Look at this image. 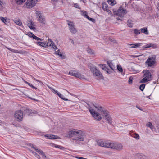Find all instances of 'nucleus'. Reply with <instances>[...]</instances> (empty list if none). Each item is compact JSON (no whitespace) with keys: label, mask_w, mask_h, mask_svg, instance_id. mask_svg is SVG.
I'll return each instance as SVG.
<instances>
[{"label":"nucleus","mask_w":159,"mask_h":159,"mask_svg":"<svg viewBox=\"0 0 159 159\" xmlns=\"http://www.w3.org/2000/svg\"><path fill=\"white\" fill-rule=\"evenodd\" d=\"M88 105L89 106L88 108L89 111L95 120L99 121L101 120L102 118L99 113L93 110L92 108L93 106L95 107L98 111L99 112L101 111L103 113V116L105 118V119L107 121L109 124L111 125L112 124V119L109 114L108 111L107 110H104L103 108L101 106H100L96 104L94 105L93 103H92L91 105H89V104Z\"/></svg>","instance_id":"f257e3e1"},{"label":"nucleus","mask_w":159,"mask_h":159,"mask_svg":"<svg viewBox=\"0 0 159 159\" xmlns=\"http://www.w3.org/2000/svg\"><path fill=\"white\" fill-rule=\"evenodd\" d=\"M77 134H75L74 139H72L73 142L76 143H78L79 141H83L85 136L84 133L81 131H77Z\"/></svg>","instance_id":"f03ea898"},{"label":"nucleus","mask_w":159,"mask_h":159,"mask_svg":"<svg viewBox=\"0 0 159 159\" xmlns=\"http://www.w3.org/2000/svg\"><path fill=\"white\" fill-rule=\"evenodd\" d=\"M88 67L93 73V76L98 77L101 78L103 77L102 74L100 71L97 69L96 67L93 66L92 64H89L88 65Z\"/></svg>","instance_id":"7ed1b4c3"},{"label":"nucleus","mask_w":159,"mask_h":159,"mask_svg":"<svg viewBox=\"0 0 159 159\" xmlns=\"http://www.w3.org/2000/svg\"><path fill=\"white\" fill-rule=\"evenodd\" d=\"M143 72L144 74V78L141 80L140 81L141 83H146L152 80L151 74L149 70H143Z\"/></svg>","instance_id":"20e7f679"},{"label":"nucleus","mask_w":159,"mask_h":159,"mask_svg":"<svg viewBox=\"0 0 159 159\" xmlns=\"http://www.w3.org/2000/svg\"><path fill=\"white\" fill-rule=\"evenodd\" d=\"M156 57L155 55L149 57L146 61L145 63L147 65L148 67H152L156 63Z\"/></svg>","instance_id":"39448f33"},{"label":"nucleus","mask_w":159,"mask_h":159,"mask_svg":"<svg viewBox=\"0 0 159 159\" xmlns=\"http://www.w3.org/2000/svg\"><path fill=\"white\" fill-rule=\"evenodd\" d=\"M14 116L17 121L21 122L22 121L24 116L23 112L21 110H18L15 112Z\"/></svg>","instance_id":"423d86ee"},{"label":"nucleus","mask_w":159,"mask_h":159,"mask_svg":"<svg viewBox=\"0 0 159 159\" xmlns=\"http://www.w3.org/2000/svg\"><path fill=\"white\" fill-rule=\"evenodd\" d=\"M110 142L105 140L101 139L97 141V144L99 146L109 148Z\"/></svg>","instance_id":"0eeeda50"},{"label":"nucleus","mask_w":159,"mask_h":159,"mask_svg":"<svg viewBox=\"0 0 159 159\" xmlns=\"http://www.w3.org/2000/svg\"><path fill=\"white\" fill-rule=\"evenodd\" d=\"M109 148L111 149H116L118 150H120L122 149L123 146L120 143H111L110 142Z\"/></svg>","instance_id":"6e6552de"},{"label":"nucleus","mask_w":159,"mask_h":159,"mask_svg":"<svg viewBox=\"0 0 159 159\" xmlns=\"http://www.w3.org/2000/svg\"><path fill=\"white\" fill-rule=\"evenodd\" d=\"M68 74L69 75L79 78L81 79H85L84 76L76 70H71L69 72Z\"/></svg>","instance_id":"1a4fd4ad"},{"label":"nucleus","mask_w":159,"mask_h":159,"mask_svg":"<svg viewBox=\"0 0 159 159\" xmlns=\"http://www.w3.org/2000/svg\"><path fill=\"white\" fill-rule=\"evenodd\" d=\"M68 25L69 26V29L70 32L73 34H75L77 32V30L75 28L74 23L70 21H67Z\"/></svg>","instance_id":"9d476101"},{"label":"nucleus","mask_w":159,"mask_h":159,"mask_svg":"<svg viewBox=\"0 0 159 159\" xmlns=\"http://www.w3.org/2000/svg\"><path fill=\"white\" fill-rule=\"evenodd\" d=\"M78 130L75 129L70 130L66 134L65 136L67 137H72V139H74L75 134H77V131Z\"/></svg>","instance_id":"9b49d317"},{"label":"nucleus","mask_w":159,"mask_h":159,"mask_svg":"<svg viewBox=\"0 0 159 159\" xmlns=\"http://www.w3.org/2000/svg\"><path fill=\"white\" fill-rule=\"evenodd\" d=\"M37 2V0H27L25 4L28 8H30L35 6Z\"/></svg>","instance_id":"f8f14e48"},{"label":"nucleus","mask_w":159,"mask_h":159,"mask_svg":"<svg viewBox=\"0 0 159 159\" xmlns=\"http://www.w3.org/2000/svg\"><path fill=\"white\" fill-rule=\"evenodd\" d=\"M127 13V11L126 10L124 9L123 8H120L118 10L116 14L118 16L122 17H123L124 15L126 14Z\"/></svg>","instance_id":"ddd939ff"},{"label":"nucleus","mask_w":159,"mask_h":159,"mask_svg":"<svg viewBox=\"0 0 159 159\" xmlns=\"http://www.w3.org/2000/svg\"><path fill=\"white\" fill-rule=\"evenodd\" d=\"M36 15L38 17V20L40 22L44 24L45 23V19L43 18V16L42 15V14L40 11H37L36 12Z\"/></svg>","instance_id":"4468645a"},{"label":"nucleus","mask_w":159,"mask_h":159,"mask_svg":"<svg viewBox=\"0 0 159 159\" xmlns=\"http://www.w3.org/2000/svg\"><path fill=\"white\" fill-rule=\"evenodd\" d=\"M23 112L25 115H27L29 116H32L33 114L36 113V111H35L27 109L25 110Z\"/></svg>","instance_id":"2eb2a0df"},{"label":"nucleus","mask_w":159,"mask_h":159,"mask_svg":"<svg viewBox=\"0 0 159 159\" xmlns=\"http://www.w3.org/2000/svg\"><path fill=\"white\" fill-rule=\"evenodd\" d=\"M46 44L47 45V47H52L53 49L55 50L57 49V46L55 45L54 43L51 39H48L47 43H46Z\"/></svg>","instance_id":"dca6fc26"},{"label":"nucleus","mask_w":159,"mask_h":159,"mask_svg":"<svg viewBox=\"0 0 159 159\" xmlns=\"http://www.w3.org/2000/svg\"><path fill=\"white\" fill-rule=\"evenodd\" d=\"M142 43H137L135 44H128V46H131L129 48H137L139 47L141 45Z\"/></svg>","instance_id":"f3484780"},{"label":"nucleus","mask_w":159,"mask_h":159,"mask_svg":"<svg viewBox=\"0 0 159 159\" xmlns=\"http://www.w3.org/2000/svg\"><path fill=\"white\" fill-rule=\"evenodd\" d=\"M107 64L110 67L112 70L113 71H114L115 70H116V68L115 66L113 65V63H112V61L111 60H109L107 61Z\"/></svg>","instance_id":"a211bd4d"},{"label":"nucleus","mask_w":159,"mask_h":159,"mask_svg":"<svg viewBox=\"0 0 159 159\" xmlns=\"http://www.w3.org/2000/svg\"><path fill=\"white\" fill-rule=\"evenodd\" d=\"M102 7L103 10L106 11L107 12L109 13L111 12L108 9V5L105 3H102Z\"/></svg>","instance_id":"6ab92c4d"},{"label":"nucleus","mask_w":159,"mask_h":159,"mask_svg":"<svg viewBox=\"0 0 159 159\" xmlns=\"http://www.w3.org/2000/svg\"><path fill=\"white\" fill-rule=\"evenodd\" d=\"M29 36L30 37H32L34 39L37 40L38 41H39V40L42 41L43 39H42L34 35L32 33H30V34H29Z\"/></svg>","instance_id":"aec40b11"},{"label":"nucleus","mask_w":159,"mask_h":159,"mask_svg":"<svg viewBox=\"0 0 159 159\" xmlns=\"http://www.w3.org/2000/svg\"><path fill=\"white\" fill-rule=\"evenodd\" d=\"M44 137L47 139H57L58 137L54 135L46 134L44 135Z\"/></svg>","instance_id":"412c9836"},{"label":"nucleus","mask_w":159,"mask_h":159,"mask_svg":"<svg viewBox=\"0 0 159 159\" xmlns=\"http://www.w3.org/2000/svg\"><path fill=\"white\" fill-rule=\"evenodd\" d=\"M140 30V31L142 33H144L146 35H148L149 34V32L148 31L147 28L146 27L141 28Z\"/></svg>","instance_id":"4be33fe9"},{"label":"nucleus","mask_w":159,"mask_h":159,"mask_svg":"<svg viewBox=\"0 0 159 159\" xmlns=\"http://www.w3.org/2000/svg\"><path fill=\"white\" fill-rule=\"evenodd\" d=\"M37 44L38 45H39L43 47H47V44L46 42H41L40 41H37Z\"/></svg>","instance_id":"5701e85b"},{"label":"nucleus","mask_w":159,"mask_h":159,"mask_svg":"<svg viewBox=\"0 0 159 159\" xmlns=\"http://www.w3.org/2000/svg\"><path fill=\"white\" fill-rule=\"evenodd\" d=\"M14 22L17 25L19 26H21L22 25V23L20 19H16L13 20Z\"/></svg>","instance_id":"b1692460"},{"label":"nucleus","mask_w":159,"mask_h":159,"mask_svg":"<svg viewBox=\"0 0 159 159\" xmlns=\"http://www.w3.org/2000/svg\"><path fill=\"white\" fill-rule=\"evenodd\" d=\"M29 145L31 146V147L32 148H33L34 149L36 152H39V150H40V149H38L37 147L35 145H33L32 144H30Z\"/></svg>","instance_id":"393cba45"},{"label":"nucleus","mask_w":159,"mask_h":159,"mask_svg":"<svg viewBox=\"0 0 159 159\" xmlns=\"http://www.w3.org/2000/svg\"><path fill=\"white\" fill-rule=\"evenodd\" d=\"M127 25L129 27L131 28L133 26V23H132V21L131 20H128L127 22Z\"/></svg>","instance_id":"a878e982"},{"label":"nucleus","mask_w":159,"mask_h":159,"mask_svg":"<svg viewBox=\"0 0 159 159\" xmlns=\"http://www.w3.org/2000/svg\"><path fill=\"white\" fill-rule=\"evenodd\" d=\"M107 2L111 6H113L116 3L115 0H108Z\"/></svg>","instance_id":"bb28decb"},{"label":"nucleus","mask_w":159,"mask_h":159,"mask_svg":"<svg viewBox=\"0 0 159 159\" xmlns=\"http://www.w3.org/2000/svg\"><path fill=\"white\" fill-rule=\"evenodd\" d=\"M31 20H30L29 21H28L27 25L29 27L30 29H33L34 30V29H35V28L34 27V26H31Z\"/></svg>","instance_id":"cd10ccee"},{"label":"nucleus","mask_w":159,"mask_h":159,"mask_svg":"<svg viewBox=\"0 0 159 159\" xmlns=\"http://www.w3.org/2000/svg\"><path fill=\"white\" fill-rule=\"evenodd\" d=\"M87 51L88 53L91 54H93L94 53V51L89 48H87Z\"/></svg>","instance_id":"c85d7f7f"},{"label":"nucleus","mask_w":159,"mask_h":159,"mask_svg":"<svg viewBox=\"0 0 159 159\" xmlns=\"http://www.w3.org/2000/svg\"><path fill=\"white\" fill-rule=\"evenodd\" d=\"M99 66L103 70H106L107 68L106 67V65L105 64H100L99 65Z\"/></svg>","instance_id":"c756f323"},{"label":"nucleus","mask_w":159,"mask_h":159,"mask_svg":"<svg viewBox=\"0 0 159 159\" xmlns=\"http://www.w3.org/2000/svg\"><path fill=\"white\" fill-rule=\"evenodd\" d=\"M81 15L84 17L86 18L87 16V12L85 11H82L81 12Z\"/></svg>","instance_id":"7c9ffc66"},{"label":"nucleus","mask_w":159,"mask_h":159,"mask_svg":"<svg viewBox=\"0 0 159 159\" xmlns=\"http://www.w3.org/2000/svg\"><path fill=\"white\" fill-rule=\"evenodd\" d=\"M16 3L19 4H21L25 1V0H15Z\"/></svg>","instance_id":"2f4dec72"},{"label":"nucleus","mask_w":159,"mask_h":159,"mask_svg":"<svg viewBox=\"0 0 159 159\" xmlns=\"http://www.w3.org/2000/svg\"><path fill=\"white\" fill-rule=\"evenodd\" d=\"M10 50L15 53H21L20 52L21 51H18L17 50H15L12 48L10 49Z\"/></svg>","instance_id":"473e14b6"},{"label":"nucleus","mask_w":159,"mask_h":159,"mask_svg":"<svg viewBox=\"0 0 159 159\" xmlns=\"http://www.w3.org/2000/svg\"><path fill=\"white\" fill-rule=\"evenodd\" d=\"M134 33L136 35H138L140 33V30H139L137 29H135L134 30Z\"/></svg>","instance_id":"72a5a7b5"},{"label":"nucleus","mask_w":159,"mask_h":159,"mask_svg":"<svg viewBox=\"0 0 159 159\" xmlns=\"http://www.w3.org/2000/svg\"><path fill=\"white\" fill-rule=\"evenodd\" d=\"M39 152L38 153L39 154H40L42 155V156H43V157H44L45 158H46V157L44 152L43 151H42L41 149L40 150H39Z\"/></svg>","instance_id":"f704fd0d"},{"label":"nucleus","mask_w":159,"mask_h":159,"mask_svg":"<svg viewBox=\"0 0 159 159\" xmlns=\"http://www.w3.org/2000/svg\"><path fill=\"white\" fill-rule=\"evenodd\" d=\"M117 69L120 72H122L123 71V69L120 65H117Z\"/></svg>","instance_id":"c9c22d12"},{"label":"nucleus","mask_w":159,"mask_h":159,"mask_svg":"<svg viewBox=\"0 0 159 159\" xmlns=\"http://www.w3.org/2000/svg\"><path fill=\"white\" fill-rule=\"evenodd\" d=\"M145 87V85L144 84H142L140 86L139 88L142 91H143V90Z\"/></svg>","instance_id":"e433bc0d"},{"label":"nucleus","mask_w":159,"mask_h":159,"mask_svg":"<svg viewBox=\"0 0 159 159\" xmlns=\"http://www.w3.org/2000/svg\"><path fill=\"white\" fill-rule=\"evenodd\" d=\"M50 89L52 90V92H55V93H57V95H58V94H59L60 93H59L57 91L55 90L54 89H53L52 88L50 87Z\"/></svg>","instance_id":"4c0bfd02"},{"label":"nucleus","mask_w":159,"mask_h":159,"mask_svg":"<svg viewBox=\"0 0 159 159\" xmlns=\"http://www.w3.org/2000/svg\"><path fill=\"white\" fill-rule=\"evenodd\" d=\"M32 153L35 156V157L39 159L40 158V157L39 156L38 154L36 153L33 151L32 152Z\"/></svg>","instance_id":"58836bf2"},{"label":"nucleus","mask_w":159,"mask_h":159,"mask_svg":"<svg viewBox=\"0 0 159 159\" xmlns=\"http://www.w3.org/2000/svg\"><path fill=\"white\" fill-rule=\"evenodd\" d=\"M86 18L92 22H93L95 21V20L94 19L89 17L88 16H87Z\"/></svg>","instance_id":"ea45409f"},{"label":"nucleus","mask_w":159,"mask_h":159,"mask_svg":"<svg viewBox=\"0 0 159 159\" xmlns=\"http://www.w3.org/2000/svg\"><path fill=\"white\" fill-rule=\"evenodd\" d=\"M0 19L2 22L6 24V22H7V21L6 19H5V18L2 17H0Z\"/></svg>","instance_id":"a19ab883"},{"label":"nucleus","mask_w":159,"mask_h":159,"mask_svg":"<svg viewBox=\"0 0 159 159\" xmlns=\"http://www.w3.org/2000/svg\"><path fill=\"white\" fill-rule=\"evenodd\" d=\"M133 138H135L136 139H139V136L138 134L136 133L134 136Z\"/></svg>","instance_id":"79ce46f5"},{"label":"nucleus","mask_w":159,"mask_h":159,"mask_svg":"<svg viewBox=\"0 0 159 159\" xmlns=\"http://www.w3.org/2000/svg\"><path fill=\"white\" fill-rule=\"evenodd\" d=\"M151 47L153 48H157V45L156 44H152L151 43Z\"/></svg>","instance_id":"37998d69"},{"label":"nucleus","mask_w":159,"mask_h":159,"mask_svg":"<svg viewBox=\"0 0 159 159\" xmlns=\"http://www.w3.org/2000/svg\"><path fill=\"white\" fill-rule=\"evenodd\" d=\"M133 78L131 77H130L129 79L128 82L129 84H131L132 83Z\"/></svg>","instance_id":"c03bdc74"},{"label":"nucleus","mask_w":159,"mask_h":159,"mask_svg":"<svg viewBox=\"0 0 159 159\" xmlns=\"http://www.w3.org/2000/svg\"><path fill=\"white\" fill-rule=\"evenodd\" d=\"M3 3L2 2L0 1V10H1L3 7Z\"/></svg>","instance_id":"a18cd8bd"},{"label":"nucleus","mask_w":159,"mask_h":159,"mask_svg":"<svg viewBox=\"0 0 159 159\" xmlns=\"http://www.w3.org/2000/svg\"><path fill=\"white\" fill-rule=\"evenodd\" d=\"M150 47H151V43H150L149 44H146L144 48H148Z\"/></svg>","instance_id":"49530a36"},{"label":"nucleus","mask_w":159,"mask_h":159,"mask_svg":"<svg viewBox=\"0 0 159 159\" xmlns=\"http://www.w3.org/2000/svg\"><path fill=\"white\" fill-rule=\"evenodd\" d=\"M108 74H110L112 72V71L111 70H110L108 68H107L106 69V70Z\"/></svg>","instance_id":"de8ad7c7"},{"label":"nucleus","mask_w":159,"mask_h":159,"mask_svg":"<svg viewBox=\"0 0 159 159\" xmlns=\"http://www.w3.org/2000/svg\"><path fill=\"white\" fill-rule=\"evenodd\" d=\"M131 69L134 72H137L138 71L136 70L134 66H132L131 67Z\"/></svg>","instance_id":"09e8293b"},{"label":"nucleus","mask_w":159,"mask_h":159,"mask_svg":"<svg viewBox=\"0 0 159 159\" xmlns=\"http://www.w3.org/2000/svg\"><path fill=\"white\" fill-rule=\"evenodd\" d=\"M136 133H135L134 132H131L130 133V135L132 137H133L134 136V135Z\"/></svg>","instance_id":"8fccbe9b"},{"label":"nucleus","mask_w":159,"mask_h":159,"mask_svg":"<svg viewBox=\"0 0 159 159\" xmlns=\"http://www.w3.org/2000/svg\"><path fill=\"white\" fill-rule=\"evenodd\" d=\"M152 124L151 122H148L147 125V126L148 127H150L152 125Z\"/></svg>","instance_id":"3c124183"},{"label":"nucleus","mask_w":159,"mask_h":159,"mask_svg":"<svg viewBox=\"0 0 159 159\" xmlns=\"http://www.w3.org/2000/svg\"><path fill=\"white\" fill-rule=\"evenodd\" d=\"M58 55L61 57L63 59H64L65 58V57H64V56H63L62 55V54L61 53V52L59 53V54H58Z\"/></svg>","instance_id":"603ef678"},{"label":"nucleus","mask_w":159,"mask_h":159,"mask_svg":"<svg viewBox=\"0 0 159 159\" xmlns=\"http://www.w3.org/2000/svg\"><path fill=\"white\" fill-rule=\"evenodd\" d=\"M61 52H60V50H58L57 51H56L55 53L57 54L58 55V54H59V53Z\"/></svg>","instance_id":"864d4df0"},{"label":"nucleus","mask_w":159,"mask_h":159,"mask_svg":"<svg viewBox=\"0 0 159 159\" xmlns=\"http://www.w3.org/2000/svg\"><path fill=\"white\" fill-rule=\"evenodd\" d=\"M74 6L75 7L79 8V6L77 3L75 4Z\"/></svg>","instance_id":"5fc2aeb1"},{"label":"nucleus","mask_w":159,"mask_h":159,"mask_svg":"<svg viewBox=\"0 0 159 159\" xmlns=\"http://www.w3.org/2000/svg\"><path fill=\"white\" fill-rule=\"evenodd\" d=\"M150 128L151 129L152 131L154 130L155 129L154 126H153L152 125Z\"/></svg>","instance_id":"6e6d98bb"},{"label":"nucleus","mask_w":159,"mask_h":159,"mask_svg":"<svg viewBox=\"0 0 159 159\" xmlns=\"http://www.w3.org/2000/svg\"><path fill=\"white\" fill-rule=\"evenodd\" d=\"M58 95L61 98H62V97H63V95L61 94H60V93L59 94H58Z\"/></svg>","instance_id":"4d7b16f0"},{"label":"nucleus","mask_w":159,"mask_h":159,"mask_svg":"<svg viewBox=\"0 0 159 159\" xmlns=\"http://www.w3.org/2000/svg\"><path fill=\"white\" fill-rule=\"evenodd\" d=\"M75 157L76 158L79 159H85L84 158L80 157Z\"/></svg>","instance_id":"13d9d810"},{"label":"nucleus","mask_w":159,"mask_h":159,"mask_svg":"<svg viewBox=\"0 0 159 159\" xmlns=\"http://www.w3.org/2000/svg\"><path fill=\"white\" fill-rule=\"evenodd\" d=\"M62 98H61V99L67 101L68 100V99H67L65 98L64 96H63V97H62Z\"/></svg>","instance_id":"bf43d9fd"},{"label":"nucleus","mask_w":159,"mask_h":159,"mask_svg":"<svg viewBox=\"0 0 159 159\" xmlns=\"http://www.w3.org/2000/svg\"><path fill=\"white\" fill-rule=\"evenodd\" d=\"M30 87H31L33 88L34 89H36V90H38V89L37 88L34 86L33 85H30Z\"/></svg>","instance_id":"052dcab7"},{"label":"nucleus","mask_w":159,"mask_h":159,"mask_svg":"<svg viewBox=\"0 0 159 159\" xmlns=\"http://www.w3.org/2000/svg\"><path fill=\"white\" fill-rule=\"evenodd\" d=\"M25 83L27 84L28 85H29L30 86V85H32V84H30V83L27 81H25Z\"/></svg>","instance_id":"680f3d73"},{"label":"nucleus","mask_w":159,"mask_h":159,"mask_svg":"<svg viewBox=\"0 0 159 159\" xmlns=\"http://www.w3.org/2000/svg\"><path fill=\"white\" fill-rule=\"evenodd\" d=\"M57 146H58V147H57V148H60V149H62V148H63V147L61 146L57 145Z\"/></svg>","instance_id":"e2e57ef3"},{"label":"nucleus","mask_w":159,"mask_h":159,"mask_svg":"<svg viewBox=\"0 0 159 159\" xmlns=\"http://www.w3.org/2000/svg\"><path fill=\"white\" fill-rule=\"evenodd\" d=\"M136 107H137V108H138V109H139L140 110H142V109L141 107H139L138 106H136Z\"/></svg>","instance_id":"0e129e2a"},{"label":"nucleus","mask_w":159,"mask_h":159,"mask_svg":"<svg viewBox=\"0 0 159 159\" xmlns=\"http://www.w3.org/2000/svg\"><path fill=\"white\" fill-rule=\"evenodd\" d=\"M116 19L117 20H120L121 21H122L123 20L122 19H120V18H119V17H117L116 18Z\"/></svg>","instance_id":"69168bd1"},{"label":"nucleus","mask_w":159,"mask_h":159,"mask_svg":"<svg viewBox=\"0 0 159 159\" xmlns=\"http://www.w3.org/2000/svg\"><path fill=\"white\" fill-rule=\"evenodd\" d=\"M31 26H34V22H33L32 21H31Z\"/></svg>","instance_id":"338daca9"},{"label":"nucleus","mask_w":159,"mask_h":159,"mask_svg":"<svg viewBox=\"0 0 159 159\" xmlns=\"http://www.w3.org/2000/svg\"><path fill=\"white\" fill-rule=\"evenodd\" d=\"M70 40H71V43H72L73 44H74V41H73V40L71 39Z\"/></svg>","instance_id":"774afa93"}]
</instances>
